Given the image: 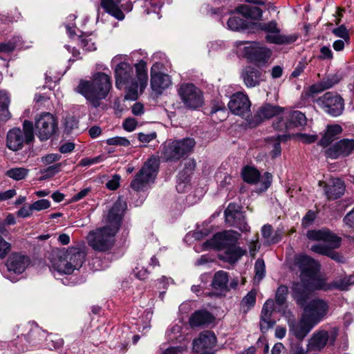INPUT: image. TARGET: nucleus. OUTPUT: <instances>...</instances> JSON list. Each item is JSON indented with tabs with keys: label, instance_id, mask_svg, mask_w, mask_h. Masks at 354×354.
I'll list each match as a JSON object with an SVG mask.
<instances>
[{
	"label": "nucleus",
	"instance_id": "1",
	"mask_svg": "<svg viewBox=\"0 0 354 354\" xmlns=\"http://www.w3.org/2000/svg\"><path fill=\"white\" fill-rule=\"evenodd\" d=\"M126 208V203L118 198L104 216L106 225L88 233V243L94 250L106 252L112 248Z\"/></svg>",
	"mask_w": 354,
	"mask_h": 354
},
{
	"label": "nucleus",
	"instance_id": "2",
	"mask_svg": "<svg viewBox=\"0 0 354 354\" xmlns=\"http://www.w3.org/2000/svg\"><path fill=\"white\" fill-rule=\"evenodd\" d=\"M136 78L133 66L127 62L117 64L114 68L115 86L125 91V99L136 100L138 97V88L142 91L148 84L147 62L143 59L135 65Z\"/></svg>",
	"mask_w": 354,
	"mask_h": 354
},
{
	"label": "nucleus",
	"instance_id": "3",
	"mask_svg": "<svg viewBox=\"0 0 354 354\" xmlns=\"http://www.w3.org/2000/svg\"><path fill=\"white\" fill-rule=\"evenodd\" d=\"M111 88V77L104 73L98 72L90 80H81L75 90L84 96L93 107L97 108L100 102L106 99Z\"/></svg>",
	"mask_w": 354,
	"mask_h": 354
},
{
	"label": "nucleus",
	"instance_id": "4",
	"mask_svg": "<svg viewBox=\"0 0 354 354\" xmlns=\"http://www.w3.org/2000/svg\"><path fill=\"white\" fill-rule=\"evenodd\" d=\"M86 255L84 247L80 245L59 250L53 254L51 267L59 273L71 274L82 267Z\"/></svg>",
	"mask_w": 354,
	"mask_h": 354
},
{
	"label": "nucleus",
	"instance_id": "5",
	"mask_svg": "<svg viewBox=\"0 0 354 354\" xmlns=\"http://www.w3.org/2000/svg\"><path fill=\"white\" fill-rule=\"evenodd\" d=\"M319 290H331V283H327L324 278L315 272L301 282L294 283L293 297L299 305L303 306L310 292Z\"/></svg>",
	"mask_w": 354,
	"mask_h": 354
},
{
	"label": "nucleus",
	"instance_id": "6",
	"mask_svg": "<svg viewBox=\"0 0 354 354\" xmlns=\"http://www.w3.org/2000/svg\"><path fill=\"white\" fill-rule=\"evenodd\" d=\"M159 168V160L152 156L144 163L130 183V187L136 192L144 191L154 181Z\"/></svg>",
	"mask_w": 354,
	"mask_h": 354
},
{
	"label": "nucleus",
	"instance_id": "7",
	"mask_svg": "<svg viewBox=\"0 0 354 354\" xmlns=\"http://www.w3.org/2000/svg\"><path fill=\"white\" fill-rule=\"evenodd\" d=\"M34 137L32 122L25 120L22 129L13 128L8 131L6 136V146L9 149L17 151L21 149L24 144L31 142Z\"/></svg>",
	"mask_w": 354,
	"mask_h": 354
},
{
	"label": "nucleus",
	"instance_id": "8",
	"mask_svg": "<svg viewBox=\"0 0 354 354\" xmlns=\"http://www.w3.org/2000/svg\"><path fill=\"white\" fill-rule=\"evenodd\" d=\"M195 145L196 142L192 138L172 140L164 146L162 156L167 160H179L191 153Z\"/></svg>",
	"mask_w": 354,
	"mask_h": 354
},
{
	"label": "nucleus",
	"instance_id": "9",
	"mask_svg": "<svg viewBox=\"0 0 354 354\" xmlns=\"http://www.w3.org/2000/svg\"><path fill=\"white\" fill-rule=\"evenodd\" d=\"M306 236L308 239L317 241H324L330 244V249L327 257L339 263H345V258L334 249L338 248L341 245L342 239L328 230H309Z\"/></svg>",
	"mask_w": 354,
	"mask_h": 354
},
{
	"label": "nucleus",
	"instance_id": "10",
	"mask_svg": "<svg viewBox=\"0 0 354 354\" xmlns=\"http://www.w3.org/2000/svg\"><path fill=\"white\" fill-rule=\"evenodd\" d=\"M178 94L186 108L196 109L203 104V92L193 84H180L178 89Z\"/></svg>",
	"mask_w": 354,
	"mask_h": 354
},
{
	"label": "nucleus",
	"instance_id": "11",
	"mask_svg": "<svg viewBox=\"0 0 354 354\" xmlns=\"http://www.w3.org/2000/svg\"><path fill=\"white\" fill-rule=\"evenodd\" d=\"M259 29L265 32V39L268 43L274 44H288L296 40L295 36H288L281 34L278 23L272 20L268 22L259 23Z\"/></svg>",
	"mask_w": 354,
	"mask_h": 354
},
{
	"label": "nucleus",
	"instance_id": "12",
	"mask_svg": "<svg viewBox=\"0 0 354 354\" xmlns=\"http://www.w3.org/2000/svg\"><path fill=\"white\" fill-rule=\"evenodd\" d=\"M35 129L40 140H47L56 132L57 121L52 113L44 112L35 118Z\"/></svg>",
	"mask_w": 354,
	"mask_h": 354
},
{
	"label": "nucleus",
	"instance_id": "13",
	"mask_svg": "<svg viewBox=\"0 0 354 354\" xmlns=\"http://www.w3.org/2000/svg\"><path fill=\"white\" fill-rule=\"evenodd\" d=\"M227 106L233 114L247 120L250 115L251 102L248 95L243 92L234 93L230 97Z\"/></svg>",
	"mask_w": 354,
	"mask_h": 354
},
{
	"label": "nucleus",
	"instance_id": "14",
	"mask_svg": "<svg viewBox=\"0 0 354 354\" xmlns=\"http://www.w3.org/2000/svg\"><path fill=\"white\" fill-rule=\"evenodd\" d=\"M328 309L329 306L326 301L315 299L304 307L303 315L317 325L326 316Z\"/></svg>",
	"mask_w": 354,
	"mask_h": 354
},
{
	"label": "nucleus",
	"instance_id": "15",
	"mask_svg": "<svg viewBox=\"0 0 354 354\" xmlns=\"http://www.w3.org/2000/svg\"><path fill=\"white\" fill-rule=\"evenodd\" d=\"M246 57L258 66H264L270 59L272 50L259 43H251L249 46L245 48Z\"/></svg>",
	"mask_w": 354,
	"mask_h": 354
},
{
	"label": "nucleus",
	"instance_id": "16",
	"mask_svg": "<svg viewBox=\"0 0 354 354\" xmlns=\"http://www.w3.org/2000/svg\"><path fill=\"white\" fill-rule=\"evenodd\" d=\"M284 111V108L278 105L266 104L261 106L251 120H248L250 127H256L264 120L271 119L281 115Z\"/></svg>",
	"mask_w": 354,
	"mask_h": 354
},
{
	"label": "nucleus",
	"instance_id": "17",
	"mask_svg": "<svg viewBox=\"0 0 354 354\" xmlns=\"http://www.w3.org/2000/svg\"><path fill=\"white\" fill-rule=\"evenodd\" d=\"M216 344V337L209 330L201 333L199 337L193 341V349L201 354H213L212 349Z\"/></svg>",
	"mask_w": 354,
	"mask_h": 354
},
{
	"label": "nucleus",
	"instance_id": "18",
	"mask_svg": "<svg viewBox=\"0 0 354 354\" xmlns=\"http://www.w3.org/2000/svg\"><path fill=\"white\" fill-rule=\"evenodd\" d=\"M295 265L300 271V282L305 280L311 274H313V273L318 272L320 267L318 261L307 255H299L296 257Z\"/></svg>",
	"mask_w": 354,
	"mask_h": 354
},
{
	"label": "nucleus",
	"instance_id": "19",
	"mask_svg": "<svg viewBox=\"0 0 354 354\" xmlns=\"http://www.w3.org/2000/svg\"><path fill=\"white\" fill-rule=\"evenodd\" d=\"M306 124V118L304 113L299 111H290L286 115V121L281 119L273 124L276 129L283 131L294 127L304 126Z\"/></svg>",
	"mask_w": 354,
	"mask_h": 354
},
{
	"label": "nucleus",
	"instance_id": "20",
	"mask_svg": "<svg viewBox=\"0 0 354 354\" xmlns=\"http://www.w3.org/2000/svg\"><path fill=\"white\" fill-rule=\"evenodd\" d=\"M320 100L324 110L330 115L337 116L342 113L344 101L339 95L328 92Z\"/></svg>",
	"mask_w": 354,
	"mask_h": 354
},
{
	"label": "nucleus",
	"instance_id": "21",
	"mask_svg": "<svg viewBox=\"0 0 354 354\" xmlns=\"http://www.w3.org/2000/svg\"><path fill=\"white\" fill-rule=\"evenodd\" d=\"M225 221L230 226L239 229L241 232L250 231V226L245 221L244 216L241 212L235 209V205L230 204L225 210Z\"/></svg>",
	"mask_w": 354,
	"mask_h": 354
},
{
	"label": "nucleus",
	"instance_id": "22",
	"mask_svg": "<svg viewBox=\"0 0 354 354\" xmlns=\"http://www.w3.org/2000/svg\"><path fill=\"white\" fill-rule=\"evenodd\" d=\"M354 150V140L343 139L334 144L326 151L327 157L336 159L347 156Z\"/></svg>",
	"mask_w": 354,
	"mask_h": 354
},
{
	"label": "nucleus",
	"instance_id": "23",
	"mask_svg": "<svg viewBox=\"0 0 354 354\" xmlns=\"http://www.w3.org/2000/svg\"><path fill=\"white\" fill-rule=\"evenodd\" d=\"M240 234L233 230L224 231L214 235L212 241L214 246L218 249H227L236 243Z\"/></svg>",
	"mask_w": 354,
	"mask_h": 354
},
{
	"label": "nucleus",
	"instance_id": "24",
	"mask_svg": "<svg viewBox=\"0 0 354 354\" xmlns=\"http://www.w3.org/2000/svg\"><path fill=\"white\" fill-rule=\"evenodd\" d=\"M241 77L247 88L258 86L265 80L263 71L250 66L242 70Z\"/></svg>",
	"mask_w": 354,
	"mask_h": 354
},
{
	"label": "nucleus",
	"instance_id": "25",
	"mask_svg": "<svg viewBox=\"0 0 354 354\" xmlns=\"http://www.w3.org/2000/svg\"><path fill=\"white\" fill-rule=\"evenodd\" d=\"M289 326L290 330L292 332L295 337L301 340L310 333L316 324L302 314L298 323L290 322Z\"/></svg>",
	"mask_w": 354,
	"mask_h": 354
},
{
	"label": "nucleus",
	"instance_id": "26",
	"mask_svg": "<svg viewBox=\"0 0 354 354\" xmlns=\"http://www.w3.org/2000/svg\"><path fill=\"white\" fill-rule=\"evenodd\" d=\"M156 66L157 64L151 68V86L153 91L160 93L171 84V80L170 76L167 74L160 72L155 73L154 68Z\"/></svg>",
	"mask_w": 354,
	"mask_h": 354
},
{
	"label": "nucleus",
	"instance_id": "27",
	"mask_svg": "<svg viewBox=\"0 0 354 354\" xmlns=\"http://www.w3.org/2000/svg\"><path fill=\"white\" fill-rule=\"evenodd\" d=\"M344 183L339 178H332L326 184L324 192L328 200H335L344 195Z\"/></svg>",
	"mask_w": 354,
	"mask_h": 354
},
{
	"label": "nucleus",
	"instance_id": "28",
	"mask_svg": "<svg viewBox=\"0 0 354 354\" xmlns=\"http://www.w3.org/2000/svg\"><path fill=\"white\" fill-rule=\"evenodd\" d=\"M24 334L26 340L33 344L39 343L46 337V333L35 323H28L24 326Z\"/></svg>",
	"mask_w": 354,
	"mask_h": 354
},
{
	"label": "nucleus",
	"instance_id": "29",
	"mask_svg": "<svg viewBox=\"0 0 354 354\" xmlns=\"http://www.w3.org/2000/svg\"><path fill=\"white\" fill-rule=\"evenodd\" d=\"M273 308L274 301L272 299L267 300L263 306L261 313L260 328L263 333L273 327L275 324V322L271 319Z\"/></svg>",
	"mask_w": 354,
	"mask_h": 354
},
{
	"label": "nucleus",
	"instance_id": "30",
	"mask_svg": "<svg viewBox=\"0 0 354 354\" xmlns=\"http://www.w3.org/2000/svg\"><path fill=\"white\" fill-rule=\"evenodd\" d=\"M329 339V334L326 330H318L313 333L307 344L308 351H320L325 347Z\"/></svg>",
	"mask_w": 354,
	"mask_h": 354
},
{
	"label": "nucleus",
	"instance_id": "31",
	"mask_svg": "<svg viewBox=\"0 0 354 354\" xmlns=\"http://www.w3.org/2000/svg\"><path fill=\"white\" fill-rule=\"evenodd\" d=\"M29 263V259L20 254H12L7 262V267L10 271L15 273H22Z\"/></svg>",
	"mask_w": 354,
	"mask_h": 354
},
{
	"label": "nucleus",
	"instance_id": "32",
	"mask_svg": "<svg viewBox=\"0 0 354 354\" xmlns=\"http://www.w3.org/2000/svg\"><path fill=\"white\" fill-rule=\"evenodd\" d=\"M229 275L227 272L219 270L214 274L212 286L220 292L221 295H225L230 291L228 287Z\"/></svg>",
	"mask_w": 354,
	"mask_h": 354
},
{
	"label": "nucleus",
	"instance_id": "33",
	"mask_svg": "<svg viewBox=\"0 0 354 354\" xmlns=\"http://www.w3.org/2000/svg\"><path fill=\"white\" fill-rule=\"evenodd\" d=\"M121 0H101L100 5L103 10L118 20H123L124 14L120 8Z\"/></svg>",
	"mask_w": 354,
	"mask_h": 354
},
{
	"label": "nucleus",
	"instance_id": "34",
	"mask_svg": "<svg viewBox=\"0 0 354 354\" xmlns=\"http://www.w3.org/2000/svg\"><path fill=\"white\" fill-rule=\"evenodd\" d=\"M214 320V317L206 310H198L195 312L189 319V324L192 327L209 324Z\"/></svg>",
	"mask_w": 354,
	"mask_h": 354
},
{
	"label": "nucleus",
	"instance_id": "35",
	"mask_svg": "<svg viewBox=\"0 0 354 354\" xmlns=\"http://www.w3.org/2000/svg\"><path fill=\"white\" fill-rule=\"evenodd\" d=\"M10 98L8 93L0 90V122H6L11 118L9 111Z\"/></svg>",
	"mask_w": 354,
	"mask_h": 354
},
{
	"label": "nucleus",
	"instance_id": "36",
	"mask_svg": "<svg viewBox=\"0 0 354 354\" xmlns=\"http://www.w3.org/2000/svg\"><path fill=\"white\" fill-rule=\"evenodd\" d=\"M237 11L244 17L254 20H260L263 16V11L261 8L249 5L239 6Z\"/></svg>",
	"mask_w": 354,
	"mask_h": 354
},
{
	"label": "nucleus",
	"instance_id": "37",
	"mask_svg": "<svg viewBox=\"0 0 354 354\" xmlns=\"http://www.w3.org/2000/svg\"><path fill=\"white\" fill-rule=\"evenodd\" d=\"M245 253V250H243L235 244L225 249L223 255L221 256V259L232 263L237 261Z\"/></svg>",
	"mask_w": 354,
	"mask_h": 354
},
{
	"label": "nucleus",
	"instance_id": "38",
	"mask_svg": "<svg viewBox=\"0 0 354 354\" xmlns=\"http://www.w3.org/2000/svg\"><path fill=\"white\" fill-rule=\"evenodd\" d=\"M342 131V129L338 124L328 126L324 135L319 140V145L322 147L329 145L334 140L335 136Z\"/></svg>",
	"mask_w": 354,
	"mask_h": 354
},
{
	"label": "nucleus",
	"instance_id": "39",
	"mask_svg": "<svg viewBox=\"0 0 354 354\" xmlns=\"http://www.w3.org/2000/svg\"><path fill=\"white\" fill-rule=\"evenodd\" d=\"M331 283V290H347L349 286L354 283V277L352 275L349 276H342L336 278Z\"/></svg>",
	"mask_w": 354,
	"mask_h": 354
},
{
	"label": "nucleus",
	"instance_id": "40",
	"mask_svg": "<svg viewBox=\"0 0 354 354\" xmlns=\"http://www.w3.org/2000/svg\"><path fill=\"white\" fill-rule=\"evenodd\" d=\"M340 80L338 75L335 74L327 77L320 82L318 85H313L310 87V91L313 93L320 92L328 89L337 84Z\"/></svg>",
	"mask_w": 354,
	"mask_h": 354
},
{
	"label": "nucleus",
	"instance_id": "41",
	"mask_svg": "<svg viewBox=\"0 0 354 354\" xmlns=\"http://www.w3.org/2000/svg\"><path fill=\"white\" fill-rule=\"evenodd\" d=\"M242 177L245 182L255 184L259 180L260 172L254 167L246 166L242 171Z\"/></svg>",
	"mask_w": 354,
	"mask_h": 354
},
{
	"label": "nucleus",
	"instance_id": "42",
	"mask_svg": "<svg viewBox=\"0 0 354 354\" xmlns=\"http://www.w3.org/2000/svg\"><path fill=\"white\" fill-rule=\"evenodd\" d=\"M262 236L269 243H276L281 240V234L275 232L273 234L272 227L270 225H264L261 229Z\"/></svg>",
	"mask_w": 354,
	"mask_h": 354
},
{
	"label": "nucleus",
	"instance_id": "43",
	"mask_svg": "<svg viewBox=\"0 0 354 354\" xmlns=\"http://www.w3.org/2000/svg\"><path fill=\"white\" fill-rule=\"evenodd\" d=\"M257 292L254 290L250 291L241 300V308L243 313H248L256 304Z\"/></svg>",
	"mask_w": 354,
	"mask_h": 354
},
{
	"label": "nucleus",
	"instance_id": "44",
	"mask_svg": "<svg viewBox=\"0 0 354 354\" xmlns=\"http://www.w3.org/2000/svg\"><path fill=\"white\" fill-rule=\"evenodd\" d=\"M80 46L87 51L96 50V44L93 38L91 35L80 36L78 38Z\"/></svg>",
	"mask_w": 354,
	"mask_h": 354
},
{
	"label": "nucleus",
	"instance_id": "45",
	"mask_svg": "<svg viewBox=\"0 0 354 354\" xmlns=\"http://www.w3.org/2000/svg\"><path fill=\"white\" fill-rule=\"evenodd\" d=\"M28 170L22 167H17L9 169L6 172V175L16 180H19L25 178L27 176Z\"/></svg>",
	"mask_w": 354,
	"mask_h": 354
},
{
	"label": "nucleus",
	"instance_id": "46",
	"mask_svg": "<svg viewBox=\"0 0 354 354\" xmlns=\"http://www.w3.org/2000/svg\"><path fill=\"white\" fill-rule=\"evenodd\" d=\"M288 288L286 286L281 285L278 287L275 294V301L279 305L283 304L287 298Z\"/></svg>",
	"mask_w": 354,
	"mask_h": 354
},
{
	"label": "nucleus",
	"instance_id": "47",
	"mask_svg": "<svg viewBox=\"0 0 354 354\" xmlns=\"http://www.w3.org/2000/svg\"><path fill=\"white\" fill-rule=\"evenodd\" d=\"M255 279L261 281L265 276L266 266L264 261L262 259H258L254 265Z\"/></svg>",
	"mask_w": 354,
	"mask_h": 354
},
{
	"label": "nucleus",
	"instance_id": "48",
	"mask_svg": "<svg viewBox=\"0 0 354 354\" xmlns=\"http://www.w3.org/2000/svg\"><path fill=\"white\" fill-rule=\"evenodd\" d=\"M330 249V244L324 242V243H317L311 246L310 250L319 254L327 256Z\"/></svg>",
	"mask_w": 354,
	"mask_h": 354
},
{
	"label": "nucleus",
	"instance_id": "49",
	"mask_svg": "<svg viewBox=\"0 0 354 354\" xmlns=\"http://www.w3.org/2000/svg\"><path fill=\"white\" fill-rule=\"evenodd\" d=\"M106 144L109 145L128 147L130 145V142L124 137H114L107 139Z\"/></svg>",
	"mask_w": 354,
	"mask_h": 354
},
{
	"label": "nucleus",
	"instance_id": "50",
	"mask_svg": "<svg viewBox=\"0 0 354 354\" xmlns=\"http://www.w3.org/2000/svg\"><path fill=\"white\" fill-rule=\"evenodd\" d=\"M243 21L237 17H232L227 21L228 27L232 30H238L243 27Z\"/></svg>",
	"mask_w": 354,
	"mask_h": 354
},
{
	"label": "nucleus",
	"instance_id": "51",
	"mask_svg": "<svg viewBox=\"0 0 354 354\" xmlns=\"http://www.w3.org/2000/svg\"><path fill=\"white\" fill-rule=\"evenodd\" d=\"M33 210L41 211L48 209L50 206V202L47 199H41L31 204Z\"/></svg>",
	"mask_w": 354,
	"mask_h": 354
},
{
	"label": "nucleus",
	"instance_id": "52",
	"mask_svg": "<svg viewBox=\"0 0 354 354\" xmlns=\"http://www.w3.org/2000/svg\"><path fill=\"white\" fill-rule=\"evenodd\" d=\"M62 163H57L52 166L47 167L41 173L44 174L46 177H50L59 172L61 170Z\"/></svg>",
	"mask_w": 354,
	"mask_h": 354
},
{
	"label": "nucleus",
	"instance_id": "53",
	"mask_svg": "<svg viewBox=\"0 0 354 354\" xmlns=\"http://www.w3.org/2000/svg\"><path fill=\"white\" fill-rule=\"evenodd\" d=\"M11 245L0 236V258L3 259L10 251Z\"/></svg>",
	"mask_w": 354,
	"mask_h": 354
},
{
	"label": "nucleus",
	"instance_id": "54",
	"mask_svg": "<svg viewBox=\"0 0 354 354\" xmlns=\"http://www.w3.org/2000/svg\"><path fill=\"white\" fill-rule=\"evenodd\" d=\"M333 32L337 37L343 38L345 41H349V35L348 33V30L344 25H341L337 28L334 29L333 30Z\"/></svg>",
	"mask_w": 354,
	"mask_h": 354
},
{
	"label": "nucleus",
	"instance_id": "55",
	"mask_svg": "<svg viewBox=\"0 0 354 354\" xmlns=\"http://www.w3.org/2000/svg\"><path fill=\"white\" fill-rule=\"evenodd\" d=\"M61 156L58 153H50L41 157V162L44 165H48L59 160Z\"/></svg>",
	"mask_w": 354,
	"mask_h": 354
},
{
	"label": "nucleus",
	"instance_id": "56",
	"mask_svg": "<svg viewBox=\"0 0 354 354\" xmlns=\"http://www.w3.org/2000/svg\"><path fill=\"white\" fill-rule=\"evenodd\" d=\"M296 136L304 143L311 144L315 142L318 136L317 135H310L307 133H298Z\"/></svg>",
	"mask_w": 354,
	"mask_h": 354
},
{
	"label": "nucleus",
	"instance_id": "57",
	"mask_svg": "<svg viewBox=\"0 0 354 354\" xmlns=\"http://www.w3.org/2000/svg\"><path fill=\"white\" fill-rule=\"evenodd\" d=\"M137 124L138 122L135 118H128L124 121L122 126L126 131L131 132L136 129Z\"/></svg>",
	"mask_w": 354,
	"mask_h": 354
},
{
	"label": "nucleus",
	"instance_id": "58",
	"mask_svg": "<svg viewBox=\"0 0 354 354\" xmlns=\"http://www.w3.org/2000/svg\"><path fill=\"white\" fill-rule=\"evenodd\" d=\"M156 138V133L155 132L151 133H139L138 134V138L141 142L148 143L150 141L154 140Z\"/></svg>",
	"mask_w": 354,
	"mask_h": 354
},
{
	"label": "nucleus",
	"instance_id": "59",
	"mask_svg": "<svg viewBox=\"0 0 354 354\" xmlns=\"http://www.w3.org/2000/svg\"><path fill=\"white\" fill-rule=\"evenodd\" d=\"M120 176L118 175H115L112 178V179H111L110 180H109L106 183V187L110 190L117 189L120 186Z\"/></svg>",
	"mask_w": 354,
	"mask_h": 354
},
{
	"label": "nucleus",
	"instance_id": "60",
	"mask_svg": "<svg viewBox=\"0 0 354 354\" xmlns=\"http://www.w3.org/2000/svg\"><path fill=\"white\" fill-rule=\"evenodd\" d=\"M308 63L306 60L299 62L295 70L292 71L291 75L293 77H298L301 73H303Z\"/></svg>",
	"mask_w": 354,
	"mask_h": 354
},
{
	"label": "nucleus",
	"instance_id": "61",
	"mask_svg": "<svg viewBox=\"0 0 354 354\" xmlns=\"http://www.w3.org/2000/svg\"><path fill=\"white\" fill-rule=\"evenodd\" d=\"M33 209L32 205L24 206L18 212L17 216L21 218H26L32 215Z\"/></svg>",
	"mask_w": 354,
	"mask_h": 354
},
{
	"label": "nucleus",
	"instance_id": "62",
	"mask_svg": "<svg viewBox=\"0 0 354 354\" xmlns=\"http://www.w3.org/2000/svg\"><path fill=\"white\" fill-rule=\"evenodd\" d=\"M281 143L279 140L274 141L272 145V149L270 151V154L272 158H276L281 155Z\"/></svg>",
	"mask_w": 354,
	"mask_h": 354
},
{
	"label": "nucleus",
	"instance_id": "63",
	"mask_svg": "<svg viewBox=\"0 0 354 354\" xmlns=\"http://www.w3.org/2000/svg\"><path fill=\"white\" fill-rule=\"evenodd\" d=\"M102 160L100 156L95 157L93 158H83L81 160L80 165L81 166H89L93 164H96Z\"/></svg>",
	"mask_w": 354,
	"mask_h": 354
},
{
	"label": "nucleus",
	"instance_id": "64",
	"mask_svg": "<svg viewBox=\"0 0 354 354\" xmlns=\"http://www.w3.org/2000/svg\"><path fill=\"white\" fill-rule=\"evenodd\" d=\"M315 218V214L313 211H308L303 218L302 224L308 226L313 223Z\"/></svg>",
	"mask_w": 354,
	"mask_h": 354
}]
</instances>
